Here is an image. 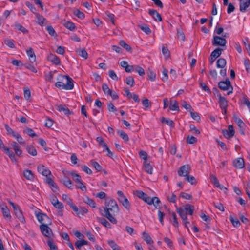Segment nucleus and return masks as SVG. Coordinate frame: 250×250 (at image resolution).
<instances>
[{"label":"nucleus","mask_w":250,"mask_h":250,"mask_svg":"<svg viewBox=\"0 0 250 250\" xmlns=\"http://www.w3.org/2000/svg\"><path fill=\"white\" fill-rule=\"evenodd\" d=\"M105 208L102 207L99 208V212L107 219H115L119 212V208L117 202L113 199H111L105 203Z\"/></svg>","instance_id":"nucleus-1"},{"label":"nucleus","mask_w":250,"mask_h":250,"mask_svg":"<svg viewBox=\"0 0 250 250\" xmlns=\"http://www.w3.org/2000/svg\"><path fill=\"white\" fill-rule=\"evenodd\" d=\"M57 80L55 86L58 88L64 90H71L73 88V80L69 76L59 75Z\"/></svg>","instance_id":"nucleus-2"},{"label":"nucleus","mask_w":250,"mask_h":250,"mask_svg":"<svg viewBox=\"0 0 250 250\" xmlns=\"http://www.w3.org/2000/svg\"><path fill=\"white\" fill-rule=\"evenodd\" d=\"M194 210V206L188 204L176 208L177 212L182 219H187V215H192Z\"/></svg>","instance_id":"nucleus-3"},{"label":"nucleus","mask_w":250,"mask_h":250,"mask_svg":"<svg viewBox=\"0 0 250 250\" xmlns=\"http://www.w3.org/2000/svg\"><path fill=\"white\" fill-rule=\"evenodd\" d=\"M118 195V200L122 204L123 206L127 210H129L130 208V204L127 198L124 195V193L120 190H118L117 192Z\"/></svg>","instance_id":"nucleus-4"},{"label":"nucleus","mask_w":250,"mask_h":250,"mask_svg":"<svg viewBox=\"0 0 250 250\" xmlns=\"http://www.w3.org/2000/svg\"><path fill=\"white\" fill-rule=\"evenodd\" d=\"M225 37H226V35H224L223 37L214 36L212 41V45L213 46H221L225 47L227 43L226 40L224 38Z\"/></svg>","instance_id":"nucleus-5"},{"label":"nucleus","mask_w":250,"mask_h":250,"mask_svg":"<svg viewBox=\"0 0 250 250\" xmlns=\"http://www.w3.org/2000/svg\"><path fill=\"white\" fill-rule=\"evenodd\" d=\"M8 202L12 206L14 213L16 217H17L18 219H24V216L20 207L10 200H9Z\"/></svg>","instance_id":"nucleus-6"},{"label":"nucleus","mask_w":250,"mask_h":250,"mask_svg":"<svg viewBox=\"0 0 250 250\" xmlns=\"http://www.w3.org/2000/svg\"><path fill=\"white\" fill-rule=\"evenodd\" d=\"M190 167L188 165L182 166L178 170V174L181 177L185 178L189 174Z\"/></svg>","instance_id":"nucleus-7"},{"label":"nucleus","mask_w":250,"mask_h":250,"mask_svg":"<svg viewBox=\"0 0 250 250\" xmlns=\"http://www.w3.org/2000/svg\"><path fill=\"white\" fill-rule=\"evenodd\" d=\"M222 133L223 136L227 139H230L235 134V130L232 125L228 126V130L223 129Z\"/></svg>","instance_id":"nucleus-8"},{"label":"nucleus","mask_w":250,"mask_h":250,"mask_svg":"<svg viewBox=\"0 0 250 250\" xmlns=\"http://www.w3.org/2000/svg\"><path fill=\"white\" fill-rule=\"evenodd\" d=\"M40 228L43 235L47 237H50L52 234L51 229L46 224H42Z\"/></svg>","instance_id":"nucleus-9"},{"label":"nucleus","mask_w":250,"mask_h":250,"mask_svg":"<svg viewBox=\"0 0 250 250\" xmlns=\"http://www.w3.org/2000/svg\"><path fill=\"white\" fill-rule=\"evenodd\" d=\"M167 213L170 214V211L166 205H163V206L159 207L158 211V219H163Z\"/></svg>","instance_id":"nucleus-10"},{"label":"nucleus","mask_w":250,"mask_h":250,"mask_svg":"<svg viewBox=\"0 0 250 250\" xmlns=\"http://www.w3.org/2000/svg\"><path fill=\"white\" fill-rule=\"evenodd\" d=\"M218 87L222 90H227L231 87L230 82L229 79H227L225 81H222L218 83Z\"/></svg>","instance_id":"nucleus-11"},{"label":"nucleus","mask_w":250,"mask_h":250,"mask_svg":"<svg viewBox=\"0 0 250 250\" xmlns=\"http://www.w3.org/2000/svg\"><path fill=\"white\" fill-rule=\"evenodd\" d=\"M13 150L15 151V157L17 158L16 156L21 157L22 156V151L21 149L20 146L18 145V144L14 141L11 144Z\"/></svg>","instance_id":"nucleus-12"},{"label":"nucleus","mask_w":250,"mask_h":250,"mask_svg":"<svg viewBox=\"0 0 250 250\" xmlns=\"http://www.w3.org/2000/svg\"><path fill=\"white\" fill-rule=\"evenodd\" d=\"M13 150L15 151V157L17 158L16 156L21 157L22 156V151L21 149L20 146L18 145V144L14 141L11 144Z\"/></svg>","instance_id":"nucleus-13"},{"label":"nucleus","mask_w":250,"mask_h":250,"mask_svg":"<svg viewBox=\"0 0 250 250\" xmlns=\"http://www.w3.org/2000/svg\"><path fill=\"white\" fill-rule=\"evenodd\" d=\"M13 150L15 151V157L17 158L16 156L21 157L22 156V151L21 149L20 146L18 145V144L14 141L11 144Z\"/></svg>","instance_id":"nucleus-14"},{"label":"nucleus","mask_w":250,"mask_h":250,"mask_svg":"<svg viewBox=\"0 0 250 250\" xmlns=\"http://www.w3.org/2000/svg\"><path fill=\"white\" fill-rule=\"evenodd\" d=\"M46 183L48 184L50 188L51 189L53 192L57 193L59 191L58 187L52 178L49 177L47 178Z\"/></svg>","instance_id":"nucleus-15"},{"label":"nucleus","mask_w":250,"mask_h":250,"mask_svg":"<svg viewBox=\"0 0 250 250\" xmlns=\"http://www.w3.org/2000/svg\"><path fill=\"white\" fill-rule=\"evenodd\" d=\"M38 172L45 176H48L51 174L49 169L45 167L44 165H40L38 167Z\"/></svg>","instance_id":"nucleus-16"},{"label":"nucleus","mask_w":250,"mask_h":250,"mask_svg":"<svg viewBox=\"0 0 250 250\" xmlns=\"http://www.w3.org/2000/svg\"><path fill=\"white\" fill-rule=\"evenodd\" d=\"M148 13L152 17L155 21H162L161 16L157 10L154 9H149Z\"/></svg>","instance_id":"nucleus-17"},{"label":"nucleus","mask_w":250,"mask_h":250,"mask_svg":"<svg viewBox=\"0 0 250 250\" xmlns=\"http://www.w3.org/2000/svg\"><path fill=\"white\" fill-rule=\"evenodd\" d=\"M234 166L238 169H241L244 167V160L242 158H238L233 162Z\"/></svg>","instance_id":"nucleus-18"},{"label":"nucleus","mask_w":250,"mask_h":250,"mask_svg":"<svg viewBox=\"0 0 250 250\" xmlns=\"http://www.w3.org/2000/svg\"><path fill=\"white\" fill-rule=\"evenodd\" d=\"M47 60L55 65H58L61 62L60 58L56 55L52 53L48 56Z\"/></svg>","instance_id":"nucleus-19"},{"label":"nucleus","mask_w":250,"mask_h":250,"mask_svg":"<svg viewBox=\"0 0 250 250\" xmlns=\"http://www.w3.org/2000/svg\"><path fill=\"white\" fill-rule=\"evenodd\" d=\"M57 110L60 112H63V113L66 115L74 114V112L72 111H70L65 105L60 104L58 105Z\"/></svg>","instance_id":"nucleus-20"},{"label":"nucleus","mask_w":250,"mask_h":250,"mask_svg":"<svg viewBox=\"0 0 250 250\" xmlns=\"http://www.w3.org/2000/svg\"><path fill=\"white\" fill-rule=\"evenodd\" d=\"M218 103L219 104V107L221 108H227L228 102L226 98L222 96L220 93H219V100Z\"/></svg>","instance_id":"nucleus-21"},{"label":"nucleus","mask_w":250,"mask_h":250,"mask_svg":"<svg viewBox=\"0 0 250 250\" xmlns=\"http://www.w3.org/2000/svg\"><path fill=\"white\" fill-rule=\"evenodd\" d=\"M35 15L37 19V22L40 25L43 26L46 24L47 20L42 15L38 13H35Z\"/></svg>","instance_id":"nucleus-22"},{"label":"nucleus","mask_w":250,"mask_h":250,"mask_svg":"<svg viewBox=\"0 0 250 250\" xmlns=\"http://www.w3.org/2000/svg\"><path fill=\"white\" fill-rule=\"evenodd\" d=\"M1 212L5 217H10V210L5 204L2 203L0 205Z\"/></svg>","instance_id":"nucleus-23"},{"label":"nucleus","mask_w":250,"mask_h":250,"mask_svg":"<svg viewBox=\"0 0 250 250\" xmlns=\"http://www.w3.org/2000/svg\"><path fill=\"white\" fill-rule=\"evenodd\" d=\"M170 110L172 111H179V106L178 103L176 100H171L170 102V105L169 106Z\"/></svg>","instance_id":"nucleus-24"},{"label":"nucleus","mask_w":250,"mask_h":250,"mask_svg":"<svg viewBox=\"0 0 250 250\" xmlns=\"http://www.w3.org/2000/svg\"><path fill=\"white\" fill-rule=\"evenodd\" d=\"M83 201L92 208H96V204L94 201L87 196L83 198Z\"/></svg>","instance_id":"nucleus-25"},{"label":"nucleus","mask_w":250,"mask_h":250,"mask_svg":"<svg viewBox=\"0 0 250 250\" xmlns=\"http://www.w3.org/2000/svg\"><path fill=\"white\" fill-rule=\"evenodd\" d=\"M26 53L29 57L31 62H34L36 61V55L32 48L30 47L29 49L27 50Z\"/></svg>","instance_id":"nucleus-26"},{"label":"nucleus","mask_w":250,"mask_h":250,"mask_svg":"<svg viewBox=\"0 0 250 250\" xmlns=\"http://www.w3.org/2000/svg\"><path fill=\"white\" fill-rule=\"evenodd\" d=\"M27 152L33 156H35L37 154V152L35 147L32 145H27L26 147Z\"/></svg>","instance_id":"nucleus-27"},{"label":"nucleus","mask_w":250,"mask_h":250,"mask_svg":"<svg viewBox=\"0 0 250 250\" xmlns=\"http://www.w3.org/2000/svg\"><path fill=\"white\" fill-rule=\"evenodd\" d=\"M142 238L147 244H151L153 243V241L150 236L146 232L142 233Z\"/></svg>","instance_id":"nucleus-28"},{"label":"nucleus","mask_w":250,"mask_h":250,"mask_svg":"<svg viewBox=\"0 0 250 250\" xmlns=\"http://www.w3.org/2000/svg\"><path fill=\"white\" fill-rule=\"evenodd\" d=\"M239 5L240 11L242 12H245L246 11L247 8L250 6V3L248 0L245 2L241 0L240 1Z\"/></svg>","instance_id":"nucleus-29"},{"label":"nucleus","mask_w":250,"mask_h":250,"mask_svg":"<svg viewBox=\"0 0 250 250\" xmlns=\"http://www.w3.org/2000/svg\"><path fill=\"white\" fill-rule=\"evenodd\" d=\"M160 120L162 123H165L172 128L174 127V122L168 118H166L163 117L161 118Z\"/></svg>","instance_id":"nucleus-30"},{"label":"nucleus","mask_w":250,"mask_h":250,"mask_svg":"<svg viewBox=\"0 0 250 250\" xmlns=\"http://www.w3.org/2000/svg\"><path fill=\"white\" fill-rule=\"evenodd\" d=\"M224 48H217L214 49L211 53L210 56H213L215 59L219 57L222 53V51L223 50Z\"/></svg>","instance_id":"nucleus-31"},{"label":"nucleus","mask_w":250,"mask_h":250,"mask_svg":"<svg viewBox=\"0 0 250 250\" xmlns=\"http://www.w3.org/2000/svg\"><path fill=\"white\" fill-rule=\"evenodd\" d=\"M76 52L80 56L84 58L85 59H86L88 58V53L85 49H84V48L78 49L77 50Z\"/></svg>","instance_id":"nucleus-32"},{"label":"nucleus","mask_w":250,"mask_h":250,"mask_svg":"<svg viewBox=\"0 0 250 250\" xmlns=\"http://www.w3.org/2000/svg\"><path fill=\"white\" fill-rule=\"evenodd\" d=\"M144 167L145 171L149 174H152L153 173V168L150 165L149 163L144 162Z\"/></svg>","instance_id":"nucleus-33"},{"label":"nucleus","mask_w":250,"mask_h":250,"mask_svg":"<svg viewBox=\"0 0 250 250\" xmlns=\"http://www.w3.org/2000/svg\"><path fill=\"white\" fill-rule=\"evenodd\" d=\"M117 134L120 136L125 142H127L129 140L128 135L124 131L122 130H118Z\"/></svg>","instance_id":"nucleus-34"},{"label":"nucleus","mask_w":250,"mask_h":250,"mask_svg":"<svg viewBox=\"0 0 250 250\" xmlns=\"http://www.w3.org/2000/svg\"><path fill=\"white\" fill-rule=\"evenodd\" d=\"M226 65V61L224 58H219L216 62L217 68H223Z\"/></svg>","instance_id":"nucleus-35"},{"label":"nucleus","mask_w":250,"mask_h":250,"mask_svg":"<svg viewBox=\"0 0 250 250\" xmlns=\"http://www.w3.org/2000/svg\"><path fill=\"white\" fill-rule=\"evenodd\" d=\"M233 118L235 122L240 128H243L244 127L245 124L240 118H238L236 115H233Z\"/></svg>","instance_id":"nucleus-36"},{"label":"nucleus","mask_w":250,"mask_h":250,"mask_svg":"<svg viewBox=\"0 0 250 250\" xmlns=\"http://www.w3.org/2000/svg\"><path fill=\"white\" fill-rule=\"evenodd\" d=\"M62 182L68 188L72 189L73 188V184L69 178H64Z\"/></svg>","instance_id":"nucleus-37"},{"label":"nucleus","mask_w":250,"mask_h":250,"mask_svg":"<svg viewBox=\"0 0 250 250\" xmlns=\"http://www.w3.org/2000/svg\"><path fill=\"white\" fill-rule=\"evenodd\" d=\"M23 175L25 178L29 180H32L34 178V175L32 171L30 170H25L23 171Z\"/></svg>","instance_id":"nucleus-38"},{"label":"nucleus","mask_w":250,"mask_h":250,"mask_svg":"<svg viewBox=\"0 0 250 250\" xmlns=\"http://www.w3.org/2000/svg\"><path fill=\"white\" fill-rule=\"evenodd\" d=\"M119 45L125 48L128 52H131L132 48L131 46L127 44L124 40H121L119 42Z\"/></svg>","instance_id":"nucleus-39"},{"label":"nucleus","mask_w":250,"mask_h":250,"mask_svg":"<svg viewBox=\"0 0 250 250\" xmlns=\"http://www.w3.org/2000/svg\"><path fill=\"white\" fill-rule=\"evenodd\" d=\"M64 26L70 31H73L75 28L76 26L75 24L72 22L67 21L64 23Z\"/></svg>","instance_id":"nucleus-40"},{"label":"nucleus","mask_w":250,"mask_h":250,"mask_svg":"<svg viewBox=\"0 0 250 250\" xmlns=\"http://www.w3.org/2000/svg\"><path fill=\"white\" fill-rule=\"evenodd\" d=\"M14 26L17 29L21 31L23 33H27L28 32L27 29H26L24 27H23L22 25L19 24V23H15Z\"/></svg>","instance_id":"nucleus-41"},{"label":"nucleus","mask_w":250,"mask_h":250,"mask_svg":"<svg viewBox=\"0 0 250 250\" xmlns=\"http://www.w3.org/2000/svg\"><path fill=\"white\" fill-rule=\"evenodd\" d=\"M90 164L97 171H101L102 169V167L100 166L98 162L94 160L90 161Z\"/></svg>","instance_id":"nucleus-42"},{"label":"nucleus","mask_w":250,"mask_h":250,"mask_svg":"<svg viewBox=\"0 0 250 250\" xmlns=\"http://www.w3.org/2000/svg\"><path fill=\"white\" fill-rule=\"evenodd\" d=\"M78 216L80 217V215H83L84 214L88 212V210L84 207L78 208V211H74Z\"/></svg>","instance_id":"nucleus-43"},{"label":"nucleus","mask_w":250,"mask_h":250,"mask_svg":"<svg viewBox=\"0 0 250 250\" xmlns=\"http://www.w3.org/2000/svg\"><path fill=\"white\" fill-rule=\"evenodd\" d=\"M108 244L112 248L113 250H121L117 244L112 240L108 241Z\"/></svg>","instance_id":"nucleus-44"},{"label":"nucleus","mask_w":250,"mask_h":250,"mask_svg":"<svg viewBox=\"0 0 250 250\" xmlns=\"http://www.w3.org/2000/svg\"><path fill=\"white\" fill-rule=\"evenodd\" d=\"M47 243L49 247L50 250H58V248L56 245L54 243V242L52 240L48 239L47 241Z\"/></svg>","instance_id":"nucleus-45"},{"label":"nucleus","mask_w":250,"mask_h":250,"mask_svg":"<svg viewBox=\"0 0 250 250\" xmlns=\"http://www.w3.org/2000/svg\"><path fill=\"white\" fill-rule=\"evenodd\" d=\"M23 132L31 137H35L37 135L36 133L34 131V130L30 128H27L24 130Z\"/></svg>","instance_id":"nucleus-46"},{"label":"nucleus","mask_w":250,"mask_h":250,"mask_svg":"<svg viewBox=\"0 0 250 250\" xmlns=\"http://www.w3.org/2000/svg\"><path fill=\"white\" fill-rule=\"evenodd\" d=\"M163 54L165 56L166 59H168L170 56V53L167 47L163 46L162 48Z\"/></svg>","instance_id":"nucleus-47"},{"label":"nucleus","mask_w":250,"mask_h":250,"mask_svg":"<svg viewBox=\"0 0 250 250\" xmlns=\"http://www.w3.org/2000/svg\"><path fill=\"white\" fill-rule=\"evenodd\" d=\"M36 217L37 219H44V218H47L48 217L44 213H42L40 210H36L35 212Z\"/></svg>","instance_id":"nucleus-48"},{"label":"nucleus","mask_w":250,"mask_h":250,"mask_svg":"<svg viewBox=\"0 0 250 250\" xmlns=\"http://www.w3.org/2000/svg\"><path fill=\"white\" fill-rule=\"evenodd\" d=\"M182 106L187 110L189 112H191V111H193V109L192 108V106L185 101H183Z\"/></svg>","instance_id":"nucleus-49"},{"label":"nucleus","mask_w":250,"mask_h":250,"mask_svg":"<svg viewBox=\"0 0 250 250\" xmlns=\"http://www.w3.org/2000/svg\"><path fill=\"white\" fill-rule=\"evenodd\" d=\"M197 139L193 136H188L187 137V142L189 144H193L196 143Z\"/></svg>","instance_id":"nucleus-50"},{"label":"nucleus","mask_w":250,"mask_h":250,"mask_svg":"<svg viewBox=\"0 0 250 250\" xmlns=\"http://www.w3.org/2000/svg\"><path fill=\"white\" fill-rule=\"evenodd\" d=\"M139 155L141 159H143L144 161L146 162V160L148 157V154L147 153L144 151L141 150L139 152Z\"/></svg>","instance_id":"nucleus-51"},{"label":"nucleus","mask_w":250,"mask_h":250,"mask_svg":"<svg viewBox=\"0 0 250 250\" xmlns=\"http://www.w3.org/2000/svg\"><path fill=\"white\" fill-rule=\"evenodd\" d=\"M70 174L71 175L73 180L76 182L78 183V182H80V181L82 180L81 176L74 172H71L70 173Z\"/></svg>","instance_id":"nucleus-52"},{"label":"nucleus","mask_w":250,"mask_h":250,"mask_svg":"<svg viewBox=\"0 0 250 250\" xmlns=\"http://www.w3.org/2000/svg\"><path fill=\"white\" fill-rule=\"evenodd\" d=\"M5 44L10 48H15L14 42L15 41L13 40L5 39L4 41Z\"/></svg>","instance_id":"nucleus-53"},{"label":"nucleus","mask_w":250,"mask_h":250,"mask_svg":"<svg viewBox=\"0 0 250 250\" xmlns=\"http://www.w3.org/2000/svg\"><path fill=\"white\" fill-rule=\"evenodd\" d=\"M102 89L105 94L108 95L109 94H111V92H112V90L110 89L107 84L106 83H104L102 85Z\"/></svg>","instance_id":"nucleus-54"},{"label":"nucleus","mask_w":250,"mask_h":250,"mask_svg":"<svg viewBox=\"0 0 250 250\" xmlns=\"http://www.w3.org/2000/svg\"><path fill=\"white\" fill-rule=\"evenodd\" d=\"M140 29L146 34H150L151 32V30L149 27L146 24H144L140 26Z\"/></svg>","instance_id":"nucleus-55"},{"label":"nucleus","mask_w":250,"mask_h":250,"mask_svg":"<svg viewBox=\"0 0 250 250\" xmlns=\"http://www.w3.org/2000/svg\"><path fill=\"white\" fill-rule=\"evenodd\" d=\"M125 82L126 84L132 87L134 84V80L131 76H128L126 78Z\"/></svg>","instance_id":"nucleus-56"},{"label":"nucleus","mask_w":250,"mask_h":250,"mask_svg":"<svg viewBox=\"0 0 250 250\" xmlns=\"http://www.w3.org/2000/svg\"><path fill=\"white\" fill-rule=\"evenodd\" d=\"M76 186L77 188L81 189L83 191H86V187L84 185L82 180L77 183Z\"/></svg>","instance_id":"nucleus-57"},{"label":"nucleus","mask_w":250,"mask_h":250,"mask_svg":"<svg viewBox=\"0 0 250 250\" xmlns=\"http://www.w3.org/2000/svg\"><path fill=\"white\" fill-rule=\"evenodd\" d=\"M185 179L188 182L192 185L195 184L196 183V180L194 177L189 175V174L185 178Z\"/></svg>","instance_id":"nucleus-58"},{"label":"nucleus","mask_w":250,"mask_h":250,"mask_svg":"<svg viewBox=\"0 0 250 250\" xmlns=\"http://www.w3.org/2000/svg\"><path fill=\"white\" fill-rule=\"evenodd\" d=\"M136 196L144 200L146 197L147 196V194L142 191L137 190L136 191Z\"/></svg>","instance_id":"nucleus-59"},{"label":"nucleus","mask_w":250,"mask_h":250,"mask_svg":"<svg viewBox=\"0 0 250 250\" xmlns=\"http://www.w3.org/2000/svg\"><path fill=\"white\" fill-rule=\"evenodd\" d=\"M134 70L137 72L140 76H143L145 74L144 69L138 65L135 66Z\"/></svg>","instance_id":"nucleus-60"},{"label":"nucleus","mask_w":250,"mask_h":250,"mask_svg":"<svg viewBox=\"0 0 250 250\" xmlns=\"http://www.w3.org/2000/svg\"><path fill=\"white\" fill-rule=\"evenodd\" d=\"M189 129L190 131H192L193 133H194V134L198 135L200 133V130L198 129H197L194 125H190Z\"/></svg>","instance_id":"nucleus-61"},{"label":"nucleus","mask_w":250,"mask_h":250,"mask_svg":"<svg viewBox=\"0 0 250 250\" xmlns=\"http://www.w3.org/2000/svg\"><path fill=\"white\" fill-rule=\"evenodd\" d=\"M67 203L74 211H78V207L74 205L70 198H69L68 200L67 201Z\"/></svg>","instance_id":"nucleus-62"},{"label":"nucleus","mask_w":250,"mask_h":250,"mask_svg":"<svg viewBox=\"0 0 250 250\" xmlns=\"http://www.w3.org/2000/svg\"><path fill=\"white\" fill-rule=\"evenodd\" d=\"M200 86L201 87V88L205 91L207 92L208 93H211L210 89L208 86H207V85L204 83L201 82L200 83Z\"/></svg>","instance_id":"nucleus-63"},{"label":"nucleus","mask_w":250,"mask_h":250,"mask_svg":"<svg viewBox=\"0 0 250 250\" xmlns=\"http://www.w3.org/2000/svg\"><path fill=\"white\" fill-rule=\"evenodd\" d=\"M244 64L246 70L249 72L250 71V61L248 59H245Z\"/></svg>","instance_id":"nucleus-64"}]
</instances>
